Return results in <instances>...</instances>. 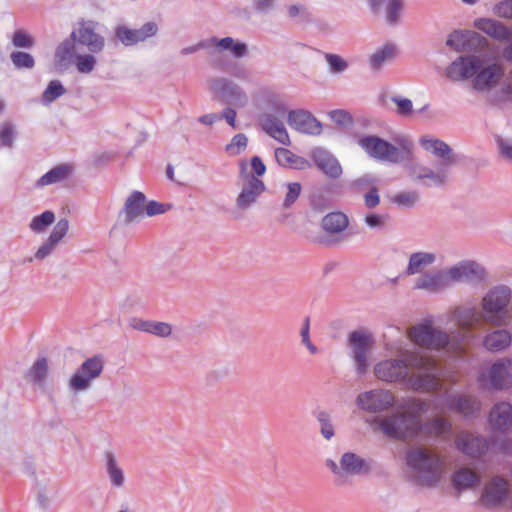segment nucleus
Returning <instances> with one entry per match:
<instances>
[{
    "label": "nucleus",
    "mask_w": 512,
    "mask_h": 512,
    "mask_svg": "<svg viewBox=\"0 0 512 512\" xmlns=\"http://www.w3.org/2000/svg\"><path fill=\"white\" fill-rule=\"evenodd\" d=\"M374 374L389 383L407 379L409 388L420 392H435L441 387L437 363L427 356L414 357L409 366L402 360L381 361L375 365Z\"/></svg>",
    "instance_id": "nucleus-1"
},
{
    "label": "nucleus",
    "mask_w": 512,
    "mask_h": 512,
    "mask_svg": "<svg viewBox=\"0 0 512 512\" xmlns=\"http://www.w3.org/2000/svg\"><path fill=\"white\" fill-rule=\"evenodd\" d=\"M447 77L452 81L471 80L472 88L488 93L499 86L505 69L501 62L469 54L455 59L446 69Z\"/></svg>",
    "instance_id": "nucleus-2"
},
{
    "label": "nucleus",
    "mask_w": 512,
    "mask_h": 512,
    "mask_svg": "<svg viewBox=\"0 0 512 512\" xmlns=\"http://www.w3.org/2000/svg\"><path fill=\"white\" fill-rule=\"evenodd\" d=\"M425 402L411 398L405 401L400 408L401 413L380 417L375 423L379 430L387 437L397 440H406L416 437L422 430L420 416L425 410Z\"/></svg>",
    "instance_id": "nucleus-3"
},
{
    "label": "nucleus",
    "mask_w": 512,
    "mask_h": 512,
    "mask_svg": "<svg viewBox=\"0 0 512 512\" xmlns=\"http://www.w3.org/2000/svg\"><path fill=\"white\" fill-rule=\"evenodd\" d=\"M408 466L416 473L422 485L431 486L437 483L444 472V462L429 450L418 448L407 455Z\"/></svg>",
    "instance_id": "nucleus-4"
},
{
    "label": "nucleus",
    "mask_w": 512,
    "mask_h": 512,
    "mask_svg": "<svg viewBox=\"0 0 512 512\" xmlns=\"http://www.w3.org/2000/svg\"><path fill=\"white\" fill-rule=\"evenodd\" d=\"M511 290L506 286H498L490 290L481 301L485 322L494 326L508 323L507 307L511 302Z\"/></svg>",
    "instance_id": "nucleus-5"
},
{
    "label": "nucleus",
    "mask_w": 512,
    "mask_h": 512,
    "mask_svg": "<svg viewBox=\"0 0 512 512\" xmlns=\"http://www.w3.org/2000/svg\"><path fill=\"white\" fill-rule=\"evenodd\" d=\"M408 337L414 344L428 349L446 348L453 353L463 349L458 344L452 343L446 333L434 328L432 322L428 320L411 327Z\"/></svg>",
    "instance_id": "nucleus-6"
},
{
    "label": "nucleus",
    "mask_w": 512,
    "mask_h": 512,
    "mask_svg": "<svg viewBox=\"0 0 512 512\" xmlns=\"http://www.w3.org/2000/svg\"><path fill=\"white\" fill-rule=\"evenodd\" d=\"M452 320L456 322L459 333L461 336L460 341H452L455 345H459L463 349L455 351V354H461L465 350L466 343L474 338L472 329L481 325L484 319L483 313L481 314L474 307H457L452 312Z\"/></svg>",
    "instance_id": "nucleus-7"
},
{
    "label": "nucleus",
    "mask_w": 512,
    "mask_h": 512,
    "mask_svg": "<svg viewBox=\"0 0 512 512\" xmlns=\"http://www.w3.org/2000/svg\"><path fill=\"white\" fill-rule=\"evenodd\" d=\"M479 385L488 389H503L512 386V360L504 359L494 363L483 371L478 379Z\"/></svg>",
    "instance_id": "nucleus-8"
},
{
    "label": "nucleus",
    "mask_w": 512,
    "mask_h": 512,
    "mask_svg": "<svg viewBox=\"0 0 512 512\" xmlns=\"http://www.w3.org/2000/svg\"><path fill=\"white\" fill-rule=\"evenodd\" d=\"M361 148L372 158L391 163L402 159L401 151L377 136H365L359 140Z\"/></svg>",
    "instance_id": "nucleus-9"
},
{
    "label": "nucleus",
    "mask_w": 512,
    "mask_h": 512,
    "mask_svg": "<svg viewBox=\"0 0 512 512\" xmlns=\"http://www.w3.org/2000/svg\"><path fill=\"white\" fill-rule=\"evenodd\" d=\"M508 493V482L502 477L495 476L484 485L479 503L488 509L503 508V506H507Z\"/></svg>",
    "instance_id": "nucleus-10"
},
{
    "label": "nucleus",
    "mask_w": 512,
    "mask_h": 512,
    "mask_svg": "<svg viewBox=\"0 0 512 512\" xmlns=\"http://www.w3.org/2000/svg\"><path fill=\"white\" fill-rule=\"evenodd\" d=\"M349 346L357 373L361 375L366 373L369 366V354L373 347L372 336L365 331H354L349 336Z\"/></svg>",
    "instance_id": "nucleus-11"
},
{
    "label": "nucleus",
    "mask_w": 512,
    "mask_h": 512,
    "mask_svg": "<svg viewBox=\"0 0 512 512\" xmlns=\"http://www.w3.org/2000/svg\"><path fill=\"white\" fill-rule=\"evenodd\" d=\"M103 370V361L101 357L95 356L87 359L78 371L70 379V387L74 391H80L88 388L91 380L98 377Z\"/></svg>",
    "instance_id": "nucleus-12"
},
{
    "label": "nucleus",
    "mask_w": 512,
    "mask_h": 512,
    "mask_svg": "<svg viewBox=\"0 0 512 512\" xmlns=\"http://www.w3.org/2000/svg\"><path fill=\"white\" fill-rule=\"evenodd\" d=\"M395 402L392 392L384 389H376L359 394L358 405L367 411L382 412L389 409Z\"/></svg>",
    "instance_id": "nucleus-13"
},
{
    "label": "nucleus",
    "mask_w": 512,
    "mask_h": 512,
    "mask_svg": "<svg viewBox=\"0 0 512 512\" xmlns=\"http://www.w3.org/2000/svg\"><path fill=\"white\" fill-rule=\"evenodd\" d=\"M96 24L93 21H82L71 37L74 41L86 46L91 52L98 53L104 47V39L96 33Z\"/></svg>",
    "instance_id": "nucleus-14"
},
{
    "label": "nucleus",
    "mask_w": 512,
    "mask_h": 512,
    "mask_svg": "<svg viewBox=\"0 0 512 512\" xmlns=\"http://www.w3.org/2000/svg\"><path fill=\"white\" fill-rule=\"evenodd\" d=\"M287 121L291 128L309 135H319L322 132L321 123L308 111L291 110L288 113Z\"/></svg>",
    "instance_id": "nucleus-15"
},
{
    "label": "nucleus",
    "mask_w": 512,
    "mask_h": 512,
    "mask_svg": "<svg viewBox=\"0 0 512 512\" xmlns=\"http://www.w3.org/2000/svg\"><path fill=\"white\" fill-rule=\"evenodd\" d=\"M243 186L242 190L237 198V205L240 208H246L263 193L265 190L264 183L249 174H242Z\"/></svg>",
    "instance_id": "nucleus-16"
},
{
    "label": "nucleus",
    "mask_w": 512,
    "mask_h": 512,
    "mask_svg": "<svg viewBox=\"0 0 512 512\" xmlns=\"http://www.w3.org/2000/svg\"><path fill=\"white\" fill-rule=\"evenodd\" d=\"M488 421L494 432H506L512 426V406L507 402L495 404Z\"/></svg>",
    "instance_id": "nucleus-17"
},
{
    "label": "nucleus",
    "mask_w": 512,
    "mask_h": 512,
    "mask_svg": "<svg viewBox=\"0 0 512 512\" xmlns=\"http://www.w3.org/2000/svg\"><path fill=\"white\" fill-rule=\"evenodd\" d=\"M484 276V270L475 262H463L451 267L447 272V278L452 282L476 281Z\"/></svg>",
    "instance_id": "nucleus-18"
},
{
    "label": "nucleus",
    "mask_w": 512,
    "mask_h": 512,
    "mask_svg": "<svg viewBox=\"0 0 512 512\" xmlns=\"http://www.w3.org/2000/svg\"><path fill=\"white\" fill-rule=\"evenodd\" d=\"M455 444L459 451L471 457L481 456L488 449L486 440L464 432L458 434Z\"/></svg>",
    "instance_id": "nucleus-19"
},
{
    "label": "nucleus",
    "mask_w": 512,
    "mask_h": 512,
    "mask_svg": "<svg viewBox=\"0 0 512 512\" xmlns=\"http://www.w3.org/2000/svg\"><path fill=\"white\" fill-rule=\"evenodd\" d=\"M262 129L283 145H290L291 141L283 122L271 113L263 114L260 119Z\"/></svg>",
    "instance_id": "nucleus-20"
},
{
    "label": "nucleus",
    "mask_w": 512,
    "mask_h": 512,
    "mask_svg": "<svg viewBox=\"0 0 512 512\" xmlns=\"http://www.w3.org/2000/svg\"><path fill=\"white\" fill-rule=\"evenodd\" d=\"M474 26L483 33L487 34L489 37L498 41H509L512 38L511 30L503 23L494 19H476Z\"/></svg>",
    "instance_id": "nucleus-21"
},
{
    "label": "nucleus",
    "mask_w": 512,
    "mask_h": 512,
    "mask_svg": "<svg viewBox=\"0 0 512 512\" xmlns=\"http://www.w3.org/2000/svg\"><path fill=\"white\" fill-rule=\"evenodd\" d=\"M420 144L427 152L440 158L442 166H451L455 163L452 149L444 141L424 136L420 139Z\"/></svg>",
    "instance_id": "nucleus-22"
},
{
    "label": "nucleus",
    "mask_w": 512,
    "mask_h": 512,
    "mask_svg": "<svg viewBox=\"0 0 512 512\" xmlns=\"http://www.w3.org/2000/svg\"><path fill=\"white\" fill-rule=\"evenodd\" d=\"M157 26L154 23L148 22L140 29L119 28L116 31L117 38L125 45H133L140 41H145L147 38L155 35Z\"/></svg>",
    "instance_id": "nucleus-23"
},
{
    "label": "nucleus",
    "mask_w": 512,
    "mask_h": 512,
    "mask_svg": "<svg viewBox=\"0 0 512 512\" xmlns=\"http://www.w3.org/2000/svg\"><path fill=\"white\" fill-rule=\"evenodd\" d=\"M312 158L316 166L328 177L338 178L342 174V168L339 162L330 154L322 151H314Z\"/></svg>",
    "instance_id": "nucleus-24"
},
{
    "label": "nucleus",
    "mask_w": 512,
    "mask_h": 512,
    "mask_svg": "<svg viewBox=\"0 0 512 512\" xmlns=\"http://www.w3.org/2000/svg\"><path fill=\"white\" fill-rule=\"evenodd\" d=\"M146 214L145 195L142 192L134 191L125 204L126 221L131 222Z\"/></svg>",
    "instance_id": "nucleus-25"
},
{
    "label": "nucleus",
    "mask_w": 512,
    "mask_h": 512,
    "mask_svg": "<svg viewBox=\"0 0 512 512\" xmlns=\"http://www.w3.org/2000/svg\"><path fill=\"white\" fill-rule=\"evenodd\" d=\"M512 337L507 330H495L487 334L483 339V346L492 352H498L507 348Z\"/></svg>",
    "instance_id": "nucleus-26"
},
{
    "label": "nucleus",
    "mask_w": 512,
    "mask_h": 512,
    "mask_svg": "<svg viewBox=\"0 0 512 512\" xmlns=\"http://www.w3.org/2000/svg\"><path fill=\"white\" fill-rule=\"evenodd\" d=\"M216 97L225 103L236 104L241 96L240 89L225 80H216L212 84Z\"/></svg>",
    "instance_id": "nucleus-27"
},
{
    "label": "nucleus",
    "mask_w": 512,
    "mask_h": 512,
    "mask_svg": "<svg viewBox=\"0 0 512 512\" xmlns=\"http://www.w3.org/2000/svg\"><path fill=\"white\" fill-rule=\"evenodd\" d=\"M340 464L343 467V477L365 473L369 469L368 463L354 453H345Z\"/></svg>",
    "instance_id": "nucleus-28"
},
{
    "label": "nucleus",
    "mask_w": 512,
    "mask_h": 512,
    "mask_svg": "<svg viewBox=\"0 0 512 512\" xmlns=\"http://www.w3.org/2000/svg\"><path fill=\"white\" fill-rule=\"evenodd\" d=\"M447 167L448 166H442V164H439L437 171L426 167L422 168L417 178L422 180L427 186H441L446 183L448 178Z\"/></svg>",
    "instance_id": "nucleus-29"
},
{
    "label": "nucleus",
    "mask_w": 512,
    "mask_h": 512,
    "mask_svg": "<svg viewBox=\"0 0 512 512\" xmlns=\"http://www.w3.org/2000/svg\"><path fill=\"white\" fill-rule=\"evenodd\" d=\"M348 226V218L342 212H331L322 219V227L329 234H338Z\"/></svg>",
    "instance_id": "nucleus-30"
},
{
    "label": "nucleus",
    "mask_w": 512,
    "mask_h": 512,
    "mask_svg": "<svg viewBox=\"0 0 512 512\" xmlns=\"http://www.w3.org/2000/svg\"><path fill=\"white\" fill-rule=\"evenodd\" d=\"M275 157L277 162L285 167L305 169L307 166H309L307 160H305L303 157L295 155L286 148H277L275 150Z\"/></svg>",
    "instance_id": "nucleus-31"
},
{
    "label": "nucleus",
    "mask_w": 512,
    "mask_h": 512,
    "mask_svg": "<svg viewBox=\"0 0 512 512\" xmlns=\"http://www.w3.org/2000/svg\"><path fill=\"white\" fill-rule=\"evenodd\" d=\"M452 482L454 488L461 491L476 485L479 482V476L472 469L462 468L455 472Z\"/></svg>",
    "instance_id": "nucleus-32"
},
{
    "label": "nucleus",
    "mask_w": 512,
    "mask_h": 512,
    "mask_svg": "<svg viewBox=\"0 0 512 512\" xmlns=\"http://www.w3.org/2000/svg\"><path fill=\"white\" fill-rule=\"evenodd\" d=\"M449 282V278L442 274L425 275L418 279L415 283L416 289H425L428 291H437L442 287L446 286Z\"/></svg>",
    "instance_id": "nucleus-33"
},
{
    "label": "nucleus",
    "mask_w": 512,
    "mask_h": 512,
    "mask_svg": "<svg viewBox=\"0 0 512 512\" xmlns=\"http://www.w3.org/2000/svg\"><path fill=\"white\" fill-rule=\"evenodd\" d=\"M435 257L431 253L418 252L410 256L407 274L413 275L421 273L428 265L434 261Z\"/></svg>",
    "instance_id": "nucleus-34"
},
{
    "label": "nucleus",
    "mask_w": 512,
    "mask_h": 512,
    "mask_svg": "<svg viewBox=\"0 0 512 512\" xmlns=\"http://www.w3.org/2000/svg\"><path fill=\"white\" fill-rule=\"evenodd\" d=\"M71 166L70 165H59L44 174L39 180L38 185L45 186L54 184L57 182H60L64 179H66L69 174L71 173Z\"/></svg>",
    "instance_id": "nucleus-35"
},
{
    "label": "nucleus",
    "mask_w": 512,
    "mask_h": 512,
    "mask_svg": "<svg viewBox=\"0 0 512 512\" xmlns=\"http://www.w3.org/2000/svg\"><path fill=\"white\" fill-rule=\"evenodd\" d=\"M135 328L160 337H166L172 332L171 326L164 322L139 321Z\"/></svg>",
    "instance_id": "nucleus-36"
},
{
    "label": "nucleus",
    "mask_w": 512,
    "mask_h": 512,
    "mask_svg": "<svg viewBox=\"0 0 512 512\" xmlns=\"http://www.w3.org/2000/svg\"><path fill=\"white\" fill-rule=\"evenodd\" d=\"M48 373V363L45 358H39L33 366L29 369L26 377L34 382L41 383L44 381Z\"/></svg>",
    "instance_id": "nucleus-37"
},
{
    "label": "nucleus",
    "mask_w": 512,
    "mask_h": 512,
    "mask_svg": "<svg viewBox=\"0 0 512 512\" xmlns=\"http://www.w3.org/2000/svg\"><path fill=\"white\" fill-rule=\"evenodd\" d=\"M455 407L465 417L474 416L480 411V403L475 399L467 397L458 398Z\"/></svg>",
    "instance_id": "nucleus-38"
},
{
    "label": "nucleus",
    "mask_w": 512,
    "mask_h": 512,
    "mask_svg": "<svg viewBox=\"0 0 512 512\" xmlns=\"http://www.w3.org/2000/svg\"><path fill=\"white\" fill-rule=\"evenodd\" d=\"M395 55L396 48L391 44H386L371 56V65L373 68L379 69L385 62L393 59Z\"/></svg>",
    "instance_id": "nucleus-39"
},
{
    "label": "nucleus",
    "mask_w": 512,
    "mask_h": 512,
    "mask_svg": "<svg viewBox=\"0 0 512 512\" xmlns=\"http://www.w3.org/2000/svg\"><path fill=\"white\" fill-rule=\"evenodd\" d=\"M66 92V89L58 80L51 81L47 88L42 93V101L45 104L52 103L55 99L61 97Z\"/></svg>",
    "instance_id": "nucleus-40"
},
{
    "label": "nucleus",
    "mask_w": 512,
    "mask_h": 512,
    "mask_svg": "<svg viewBox=\"0 0 512 512\" xmlns=\"http://www.w3.org/2000/svg\"><path fill=\"white\" fill-rule=\"evenodd\" d=\"M451 431V424L440 417L431 420L427 425V433L433 436H444Z\"/></svg>",
    "instance_id": "nucleus-41"
},
{
    "label": "nucleus",
    "mask_w": 512,
    "mask_h": 512,
    "mask_svg": "<svg viewBox=\"0 0 512 512\" xmlns=\"http://www.w3.org/2000/svg\"><path fill=\"white\" fill-rule=\"evenodd\" d=\"M107 468L112 483L115 486H122L124 483L123 471L117 466L116 460L111 453H107Z\"/></svg>",
    "instance_id": "nucleus-42"
},
{
    "label": "nucleus",
    "mask_w": 512,
    "mask_h": 512,
    "mask_svg": "<svg viewBox=\"0 0 512 512\" xmlns=\"http://www.w3.org/2000/svg\"><path fill=\"white\" fill-rule=\"evenodd\" d=\"M55 220L54 213L51 211H45L41 215L36 216L30 223V228L34 232H41L47 226L51 225Z\"/></svg>",
    "instance_id": "nucleus-43"
},
{
    "label": "nucleus",
    "mask_w": 512,
    "mask_h": 512,
    "mask_svg": "<svg viewBox=\"0 0 512 512\" xmlns=\"http://www.w3.org/2000/svg\"><path fill=\"white\" fill-rule=\"evenodd\" d=\"M418 200V194L412 191L399 192L391 197V201L398 206L411 207Z\"/></svg>",
    "instance_id": "nucleus-44"
},
{
    "label": "nucleus",
    "mask_w": 512,
    "mask_h": 512,
    "mask_svg": "<svg viewBox=\"0 0 512 512\" xmlns=\"http://www.w3.org/2000/svg\"><path fill=\"white\" fill-rule=\"evenodd\" d=\"M12 43L18 48H31L34 45V39L26 31L19 29L12 35Z\"/></svg>",
    "instance_id": "nucleus-45"
},
{
    "label": "nucleus",
    "mask_w": 512,
    "mask_h": 512,
    "mask_svg": "<svg viewBox=\"0 0 512 512\" xmlns=\"http://www.w3.org/2000/svg\"><path fill=\"white\" fill-rule=\"evenodd\" d=\"M75 64L80 73L87 74L93 71L96 59L92 55H77Z\"/></svg>",
    "instance_id": "nucleus-46"
},
{
    "label": "nucleus",
    "mask_w": 512,
    "mask_h": 512,
    "mask_svg": "<svg viewBox=\"0 0 512 512\" xmlns=\"http://www.w3.org/2000/svg\"><path fill=\"white\" fill-rule=\"evenodd\" d=\"M11 61L15 65V67L22 68H32L34 66L33 57L26 52H13L11 54Z\"/></svg>",
    "instance_id": "nucleus-47"
},
{
    "label": "nucleus",
    "mask_w": 512,
    "mask_h": 512,
    "mask_svg": "<svg viewBox=\"0 0 512 512\" xmlns=\"http://www.w3.org/2000/svg\"><path fill=\"white\" fill-rule=\"evenodd\" d=\"M467 35L468 32L466 31H454L448 36L446 44L457 51H461L465 48Z\"/></svg>",
    "instance_id": "nucleus-48"
},
{
    "label": "nucleus",
    "mask_w": 512,
    "mask_h": 512,
    "mask_svg": "<svg viewBox=\"0 0 512 512\" xmlns=\"http://www.w3.org/2000/svg\"><path fill=\"white\" fill-rule=\"evenodd\" d=\"M68 229H69L68 220L61 219L54 226V229L48 239L51 242H53L55 245H57V243H59L64 238V236L67 234Z\"/></svg>",
    "instance_id": "nucleus-49"
},
{
    "label": "nucleus",
    "mask_w": 512,
    "mask_h": 512,
    "mask_svg": "<svg viewBox=\"0 0 512 512\" xmlns=\"http://www.w3.org/2000/svg\"><path fill=\"white\" fill-rule=\"evenodd\" d=\"M247 146V137L244 134H237L232 138L230 144L227 145L226 150L231 155H238Z\"/></svg>",
    "instance_id": "nucleus-50"
},
{
    "label": "nucleus",
    "mask_w": 512,
    "mask_h": 512,
    "mask_svg": "<svg viewBox=\"0 0 512 512\" xmlns=\"http://www.w3.org/2000/svg\"><path fill=\"white\" fill-rule=\"evenodd\" d=\"M302 187L298 182H291L287 184V192L284 198L283 205L288 208L290 207L300 196Z\"/></svg>",
    "instance_id": "nucleus-51"
},
{
    "label": "nucleus",
    "mask_w": 512,
    "mask_h": 512,
    "mask_svg": "<svg viewBox=\"0 0 512 512\" xmlns=\"http://www.w3.org/2000/svg\"><path fill=\"white\" fill-rule=\"evenodd\" d=\"M403 8L402 0H391L386 8L387 21L394 24L398 21Z\"/></svg>",
    "instance_id": "nucleus-52"
},
{
    "label": "nucleus",
    "mask_w": 512,
    "mask_h": 512,
    "mask_svg": "<svg viewBox=\"0 0 512 512\" xmlns=\"http://www.w3.org/2000/svg\"><path fill=\"white\" fill-rule=\"evenodd\" d=\"M15 136L14 128L11 124L4 123L0 126V145L11 147Z\"/></svg>",
    "instance_id": "nucleus-53"
},
{
    "label": "nucleus",
    "mask_w": 512,
    "mask_h": 512,
    "mask_svg": "<svg viewBox=\"0 0 512 512\" xmlns=\"http://www.w3.org/2000/svg\"><path fill=\"white\" fill-rule=\"evenodd\" d=\"M318 421L321 423V433L327 439L334 436V428L330 422V416L326 412H320L317 416Z\"/></svg>",
    "instance_id": "nucleus-54"
},
{
    "label": "nucleus",
    "mask_w": 512,
    "mask_h": 512,
    "mask_svg": "<svg viewBox=\"0 0 512 512\" xmlns=\"http://www.w3.org/2000/svg\"><path fill=\"white\" fill-rule=\"evenodd\" d=\"M493 12L501 18L512 19V0H504L495 5Z\"/></svg>",
    "instance_id": "nucleus-55"
},
{
    "label": "nucleus",
    "mask_w": 512,
    "mask_h": 512,
    "mask_svg": "<svg viewBox=\"0 0 512 512\" xmlns=\"http://www.w3.org/2000/svg\"><path fill=\"white\" fill-rule=\"evenodd\" d=\"M330 118L340 126H349L352 124V117L344 110H334L329 113Z\"/></svg>",
    "instance_id": "nucleus-56"
},
{
    "label": "nucleus",
    "mask_w": 512,
    "mask_h": 512,
    "mask_svg": "<svg viewBox=\"0 0 512 512\" xmlns=\"http://www.w3.org/2000/svg\"><path fill=\"white\" fill-rule=\"evenodd\" d=\"M326 59L330 69L334 72H341L347 67L346 61L338 55L326 54Z\"/></svg>",
    "instance_id": "nucleus-57"
},
{
    "label": "nucleus",
    "mask_w": 512,
    "mask_h": 512,
    "mask_svg": "<svg viewBox=\"0 0 512 512\" xmlns=\"http://www.w3.org/2000/svg\"><path fill=\"white\" fill-rule=\"evenodd\" d=\"M394 102L397 105V113L400 115H409L412 112V102L406 98H395Z\"/></svg>",
    "instance_id": "nucleus-58"
},
{
    "label": "nucleus",
    "mask_w": 512,
    "mask_h": 512,
    "mask_svg": "<svg viewBox=\"0 0 512 512\" xmlns=\"http://www.w3.org/2000/svg\"><path fill=\"white\" fill-rule=\"evenodd\" d=\"M364 201L368 208L376 207L379 204L378 189L376 187L371 188L369 192L365 194Z\"/></svg>",
    "instance_id": "nucleus-59"
},
{
    "label": "nucleus",
    "mask_w": 512,
    "mask_h": 512,
    "mask_svg": "<svg viewBox=\"0 0 512 512\" xmlns=\"http://www.w3.org/2000/svg\"><path fill=\"white\" fill-rule=\"evenodd\" d=\"M56 245L51 242L49 239L47 240V242L42 245L41 247H39V249L37 250L35 256L36 258L38 259H43L45 258L47 255H49L52 250L54 249Z\"/></svg>",
    "instance_id": "nucleus-60"
},
{
    "label": "nucleus",
    "mask_w": 512,
    "mask_h": 512,
    "mask_svg": "<svg viewBox=\"0 0 512 512\" xmlns=\"http://www.w3.org/2000/svg\"><path fill=\"white\" fill-rule=\"evenodd\" d=\"M70 55H71V47L68 42L63 43L61 46H59L56 51V58L58 59L59 62L65 61Z\"/></svg>",
    "instance_id": "nucleus-61"
},
{
    "label": "nucleus",
    "mask_w": 512,
    "mask_h": 512,
    "mask_svg": "<svg viewBox=\"0 0 512 512\" xmlns=\"http://www.w3.org/2000/svg\"><path fill=\"white\" fill-rule=\"evenodd\" d=\"M164 211L165 210H164V207H163L162 204L154 202V201H151V202L146 204V214L145 215L153 216V215H156V214H161Z\"/></svg>",
    "instance_id": "nucleus-62"
},
{
    "label": "nucleus",
    "mask_w": 512,
    "mask_h": 512,
    "mask_svg": "<svg viewBox=\"0 0 512 512\" xmlns=\"http://www.w3.org/2000/svg\"><path fill=\"white\" fill-rule=\"evenodd\" d=\"M251 166L256 175L262 176L266 172V166L258 156L251 159Z\"/></svg>",
    "instance_id": "nucleus-63"
},
{
    "label": "nucleus",
    "mask_w": 512,
    "mask_h": 512,
    "mask_svg": "<svg viewBox=\"0 0 512 512\" xmlns=\"http://www.w3.org/2000/svg\"><path fill=\"white\" fill-rule=\"evenodd\" d=\"M499 147L502 155L512 161V144L507 141L500 140Z\"/></svg>",
    "instance_id": "nucleus-64"
}]
</instances>
